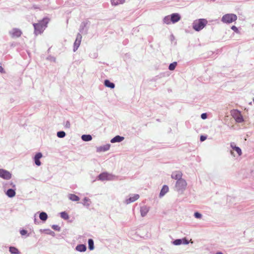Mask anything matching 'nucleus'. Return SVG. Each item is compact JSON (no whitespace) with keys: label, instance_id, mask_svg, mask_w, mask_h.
<instances>
[{"label":"nucleus","instance_id":"f257e3e1","mask_svg":"<svg viewBox=\"0 0 254 254\" xmlns=\"http://www.w3.org/2000/svg\"><path fill=\"white\" fill-rule=\"evenodd\" d=\"M48 18H44L42 20L38 23H34V33L36 35L42 33L47 26V24L49 22Z\"/></svg>","mask_w":254,"mask_h":254},{"label":"nucleus","instance_id":"f03ea898","mask_svg":"<svg viewBox=\"0 0 254 254\" xmlns=\"http://www.w3.org/2000/svg\"><path fill=\"white\" fill-rule=\"evenodd\" d=\"M207 21L205 19H199L194 20L192 23V28L196 31L202 30L207 24Z\"/></svg>","mask_w":254,"mask_h":254},{"label":"nucleus","instance_id":"7ed1b4c3","mask_svg":"<svg viewBox=\"0 0 254 254\" xmlns=\"http://www.w3.org/2000/svg\"><path fill=\"white\" fill-rule=\"evenodd\" d=\"M187 183L185 179H182L177 181L175 184V190L179 192L183 193L186 189Z\"/></svg>","mask_w":254,"mask_h":254},{"label":"nucleus","instance_id":"20e7f679","mask_svg":"<svg viewBox=\"0 0 254 254\" xmlns=\"http://www.w3.org/2000/svg\"><path fill=\"white\" fill-rule=\"evenodd\" d=\"M237 19V16L233 13H228L224 15L222 18L221 21L224 23L229 24Z\"/></svg>","mask_w":254,"mask_h":254},{"label":"nucleus","instance_id":"39448f33","mask_svg":"<svg viewBox=\"0 0 254 254\" xmlns=\"http://www.w3.org/2000/svg\"><path fill=\"white\" fill-rule=\"evenodd\" d=\"M231 115L238 123H241L244 122V119L241 113L238 110H232L231 111Z\"/></svg>","mask_w":254,"mask_h":254},{"label":"nucleus","instance_id":"423d86ee","mask_svg":"<svg viewBox=\"0 0 254 254\" xmlns=\"http://www.w3.org/2000/svg\"><path fill=\"white\" fill-rule=\"evenodd\" d=\"M98 178L99 180L104 181H111L113 180L114 178V176L107 173H103L100 174Z\"/></svg>","mask_w":254,"mask_h":254},{"label":"nucleus","instance_id":"0eeeda50","mask_svg":"<svg viewBox=\"0 0 254 254\" xmlns=\"http://www.w3.org/2000/svg\"><path fill=\"white\" fill-rule=\"evenodd\" d=\"M0 177L4 180H9L12 177V174L6 170L0 169Z\"/></svg>","mask_w":254,"mask_h":254},{"label":"nucleus","instance_id":"6e6552de","mask_svg":"<svg viewBox=\"0 0 254 254\" xmlns=\"http://www.w3.org/2000/svg\"><path fill=\"white\" fill-rule=\"evenodd\" d=\"M139 198V195L138 194H131L129 195V197L126 199L124 203L126 204H128L130 203L133 202L137 200Z\"/></svg>","mask_w":254,"mask_h":254},{"label":"nucleus","instance_id":"1a4fd4ad","mask_svg":"<svg viewBox=\"0 0 254 254\" xmlns=\"http://www.w3.org/2000/svg\"><path fill=\"white\" fill-rule=\"evenodd\" d=\"M22 31L18 28H13L9 31V34L12 38H18L21 36Z\"/></svg>","mask_w":254,"mask_h":254},{"label":"nucleus","instance_id":"9d476101","mask_svg":"<svg viewBox=\"0 0 254 254\" xmlns=\"http://www.w3.org/2000/svg\"><path fill=\"white\" fill-rule=\"evenodd\" d=\"M81 39H82L81 35L80 33H78L76 36V40L74 43V47H73V51L74 52H75L77 50L78 47H79L80 43H81Z\"/></svg>","mask_w":254,"mask_h":254},{"label":"nucleus","instance_id":"9b49d317","mask_svg":"<svg viewBox=\"0 0 254 254\" xmlns=\"http://www.w3.org/2000/svg\"><path fill=\"white\" fill-rule=\"evenodd\" d=\"M182 176L183 174L182 172L179 171H176L172 172L171 178L173 179L178 181L182 179Z\"/></svg>","mask_w":254,"mask_h":254},{"label":"nucleus","instance_id":"f8f14e48","mask_svg":"<svg viewBox=\"0 0 254 254\" xmlns=\"http://www.w3.org/2000/svg\"><path fill=\"white\" fill-rule=\"evenodd\" d=\"M43 155L41 152H38L35 154V155L34 157V161L35 163V164L39 166L41 165V163L40 161V159L42 157Z\"/></svg>","mask_w":254,"mask_h":254},{"label":"nucleus","instance_id":"ddd939ff","mask_svg":"<svg viewBox=\"0 0 254 254\" xmlns=\"http://www.w3.org/2000/svg\"><path fill=\"white\" fill-rule=\"evenodd\" d=\"M171 22L173 23L178 22L181 19V16L179 13H174L170 15Z\"/></svg>","mask_w":254,"mask_h":254},{"label":"nucleus","instance_id":"4468645a","mask_svg":"<svg viewBox=\"0 0 254 254\" xmlns=\"http://www.w3.org/2000/svg\"><path fill=\"white\" fill-rule=\"evenodd\" d=\"M149 210V207L146 205L142 206L140 207V212L142 217L145 216Z\"/></svg>","mask_w":254,"mask_h":254},{"label":"nucleus","instance_id":"2eb2a0df","mask_svg":"<svg viewBox=\"0 0 254 254\" xmlns=\"http://www.w3.org/2000/svg\"><path fill=\"white\" fill-rule=\"evenodd\" d=\"M111 145L107 144L103 146H99L97 148V152H105L109 150Z\"/></svg>","mask_w":254,"mask_h":254},{"label":"nucleus","instance_id":"dca6fc26","mask_svg":"<svg viewBox=\"0 0 254 254\" xmlns=\"http://www.w3.org/2000/svg\"><path fill=\"white\" fill-rule=\"evenodd\" d=\"M230 146L233 150L235 151L237 153L239 156H241L242 155V152L241 149L240 147L236 146L234 142H231L230 143Z\"/></svg>","mask_w":254,"mask_h":254},{"label":"nucleus","instance_id":"f3484780","mask_svg":"<svg viewBox=\"0 0 254 254\" xmlns=\"http://www.w3.org/2000/svg\"><path fill=\"white\" fill-rule=\"evenodd\" d=\"M125 139L124 137L120 135H116L111 140V142L114 143L116 142H121Z\"/></svg>","mask_w":254,"mask_h":254},{"label":"nucleus","instance_id":"a211bd4d","mask_svg":"<svg viewBox=\"0 0 254 254\" xmlns=\"http://www.w3.org/2000/svg\"><path fill=\"white\" fill-rule=\"evenodd\" d=\"M6 195L9 197L12 198L15 196L16 192L15 189H9L5 192Z\"/></svg>","mask_w":254,"mask_h":254},{"label":"nucleus","instance_id":"6ab92c4d","mask_svg":"<svg viewBox=\"0 0 254 254\" xmlns=\"http://www.w3.org/2000/svg\"><path fill=\"white\" fill-rule=\"evenodd\" d=\"M169 191V187L167 185H164L160 191L159 197H162Z\"/></svg>","mask_w":254,"mask_h":254},{"label":"nucleus","instance_id":"aec40b11","mask_svg":"<svg viewBox=\"0 0 254 254\" xmlns=\"http://www.w3.org/2000/svg\"><path fill=\"white\" fill-rule=\"evenodd\" d=\"M87 249L86 246L83 244H79L76 246L75 250L80 252H84Z\"/></svg>","mask_w":254,"mask_h":254},{"label":"nucleus","instance_id":"412c9836","mask_svg":"<svg viewBox=\"0 0 254 254\" xmlns=\"http://www.w3.org/2000/svg\"><path fill=\"white\" fill-rule=\"evenodd\" d=\"M104 85L105 86L113 89L115 88V85L114 83L111 82L110 80L106 79L104 81Z\"/></svg>","mask_w":254,"mask_h":254},{"label":"nucleus","instance_id":"4be33fe9","mask_svg":"<svg viewBox=\"0 0 254 254\" xmlns=\"http://www.w3.org/2000/svg\"><path fill=\"white\" fill-rule=\"evenodd\" d=\"M9 251L11 254H20V252L16 247H10L9 248Z\"/></svg>","mask_w":254,"mask_h":254},{"label":"nucleus","instance_id":"5701e85b","mask_svg":"<svg viewBox=\"0 0 254 254\" xmlns=\"http://www.w3.org/2000/svg\"><path fill=\"white\" fill-rule=\"evenodd\" d=\"M68 198L73 201H77L80 199L79 197L77 195L74 194H69L68 195Z\"/></svg>","mask_w":254,"mask_h":254},{"label":"nucleus","instance_id":"b1692460","mask_svg":"<svg viewBox=\"0 0 254 254\" xmlns=\"http://www.w3.org/2000/svg\"><path fill=\"white\" fill-rule=\"evenodd\" d=\"M81 139L84 141H89L92 140V136L90 134H83L81 136Z\"/></svg>","mask_w":254,"mask_h":254},{"label":"nucleus","instance_id":"393cba45","mask_svg":"<svg viewBox=\"0 0 254 254\" xmlns=\"http://www.w3.org/2000/svg\"><path fill=\"white\" fill-rule=\"evenodd\" d=\"M88 248L90 251L94 249V241L93 239H89L88 240Z\"/></svg>","mask_w":254,"mask_h":254},{"label":"nucleus","instance_id":"a878e982","mask_svg":"<svg viewBox=\"0 0 254 254\" xmlns=\"http://www.w3.org/2000/svg\"><path fill=\"white\" fill-rule=\"evenodd\" d=\"M111 4L113 5H118L120 4H122L125 2L124 0H111Z\"/></svg>","mask_w":254,"mask_h":254},{"label":"nucleus","instance_id":"bb28decb","mask_svg":"<svg viewBox=\"0 0 254 254\" xmlns=\"http://www.w3.org/2000/svg\"><path fill=\"white\" fill-rule=\"evenodd\" d=\"M39 218L41 220L45 221L47 219L48 215L46 213L42 212L40 213Z\"/></svg>","mask_w":254,"mask_h":254},{"label":"nucleus","instance_id":"cd10ccee","mask_svg":"<svg viewBox=\"0 0 254 254\" xmlns=\"http://www.w3.org/2000/svg\"><path fill=\"white\" fill-rule=\"evenodd\" d=\"M83 205L84 206H85L86 207H88L90 206V199L87 197H85L83 199Z\"/></svg>","mask_w":254,"mask_h":254},{"label":"nucleus","instance_id":"c85d7f7f","mask_svg":"<svg viewBox=\"0 0 254 254\" xmlns=\"http://www.w3.org/2000/svg\"><path fill=\"white\" fill-rule=\"evenodd\" d=\"M163 21L164 23L166 24H170L171 23V20L170 19V15H167L164 17L163 19Z\"/></svg>","mask_w":254,"mask_h":254},{"label":"nucleus","instance_id":"c756f323","mask_svg":"<svg viewBox=\"0 0 254 254\" xmlns=\"http://www.w3.org/2000/svg\"><path fill=\"white\" fill-rule=\"evenodd\" d=\"M60 215L61 217L64 220H67L69 219V216L68 214L65 211L61 212Z\"/></svg>","mask_w":254,"mask_h":254},{"label":"nucleus","instance_id":"7c9ffc66","mask_svg":"<svg viewBox=\"0 0 254 254\" xmlns=\"http://www.w3.org/2000/svg\"><path fill=\"white\" fill-rule=\"evenodd\" d=\"M177 65V62H173V63H171L169 65V69L170 70H173L175 69L176 66Z\"/></svg>","mask_w":254,"mask_h":254},{"label":"nucleus","instance_id":"2f4dec72","mask_svg":"<svg viewBox=\"0 0 254 254\" xmlns=\"http://www.w3.org/2000/svg\"><path fill=\"white\" fill-rule=\"evenodd\" d=\"M57 136L59 138H64L65 136V133L64 131H60L57 132Z\"/></svg>","mask_w":254,"mask_h":254},{"label":"nucleus","instance_id":"473e14b6","mask_svg":"<svg viewBox=\"0 0 254 254\" xmlns=\"http://www.w3.org/2000/svg\"><path fill=\"white\" fill-rule=\"evenodd\" d=\"M20 234L21 236H26V237H29L30 236V234L28 233V232L27 230L24 229H22L20 230Z\"/></svg>","mask_w":254,"mask_h":254},{"label":"nucleus","instance_id":"72a5a7b5","mask_svg":"<svg viewBox=\"0 0 254 254\" xmlns=\"http://www.w3.org/2000/svg\"><path fill=\"white\" fill-rule=\"evenodd\" d=\"M87 24V22H83L81 23L80 28H79L80 32L82 33L84 28L86 26Z\"/></svg>","mask_w":254,"mask_h":254},{"label":"nucleus","instance_id":"f704fd0d","mask_svg":"<svg viewBox=\"0 0 254 254\" xmlns=\"http://www.w3.org/2000/svg\"><path fill=\"white\" fill-rule=\"evenodd\" d=\"M182 242H183L182 239H176L173 242V244L174 245H176V246L180 245L181 244H182Z\"/></svg>","mask_w":254,"mask_h":254},{"label":"nucleus","instance_id":"c9c22d12","mask_svg":"<svg viewBox=\"0 0 254 254\" xmlns=\"http://www.w3.org/2000/svg\"><path fill=\"white\" fill-rule=\"evenodd\" d=\"M64 126L65 128L69 129L70 128L71 125L69 121H66L64 123Z\"/></svg>","mask_w":254,"mask_h":254},{"label":"nucleus","instance_id":"e433bc0d","mask_svg":"<svg viewBox=\"0 0 254 254\" xmlns=\"http://www.w3.org/2000/svg\"><path fill=\"white\" fill-rule=\"evenodd\" d=\"M202 214L198 212H195L194 213V216L197 219H201L202 218Z\"/></svg>","mask_w":254,"mask_h":254},{"label":"nucleus","instance_id":"4c0bfd02","mask_svg":"<svg viewBox=\"0 0 254 254\" xmlns=\"http://www.w3.org/2000/svg\"><path fill=\"white\" fill-rule=\"evenodd\" d=\"M52 228L56 231H61V228L57 225H53L52 226Z\"/></svg>","mask_w":254,"mask_h":254},{"label":"nucleus","instance_id":"58836bf2","mask_svg":"<svg viewBox=\"0 0 254 254\" xmlns=\"http://www.w3.org/2000/svg\"><path fill=\"white\" fill-rule=\"evenodd\" d=\"M231 29L234 31L236 33H239V30L237 27L234 25L231 27Z\"/></svg>","mask_w":254,"mask_h":254},{"label":"nucleus","instance_id":"ea45409f","mask_svg":"<svg viewBox=\"0 0 254 254\" xmlns=\"http://www.w3.org/2000/svg\"><path fill=\"white\" fill-rule=\"evenodd\" d=\"M182 240H183V242H182L183 244H184V245L189 244V241L188 240H187L186 239H185V238L183 239Z\"/></svg>","mask_w":254,"mask_h":254},{"label":"nucleus","instance_id":"a19ab883","mask_svg":"<svg viewBox=\"0 0 254 254\" xmlns=\"http://www.w3.org/2000/svg\"><path fill=\"white\" fill-rule=\"evenodd\" d=\"M207 117V115L206 113H203L201 115V119L204 120L206 119Z\"/></svg>","mask_w":254,"mask_h":254},{"label":"nucleus","instance_id":"79ce46f5","mask_svg":"<svg viewBox=\"0 0 254 254\" xmlns=\"http://www.w3.org/2000/svg\"><path fill=\"white\" fill-rule=\"evenodd\" d=\"M206 139V136L204 135H201L200 137V140L201 141H203Z\"/></svg>","mask_w":254,"mask_h":254},{"label":"nucleus","instance_id":"37998d69","mask_svg":"<svg viewBox=\"0 0 254 254\" xmlns=\"http://www.w3.org/2000/svg\"><path fill=\"white\" fill-rule=\"evenodd\" d=\"M49 232L47 234H49V235H51L52 236H55V233L54 232H53V231H52L51 230H49Z\"/></svg>","mask_w":254,"mask_h":254},{"label":"nucleus","instance_id":"c03bdc74","mask_svg":"<svg viewBox=\"0 0 254 254\" xmlns=\"http://www.w3.org/2000/svg\"><path fill=\"white\" fill-rule=\"evenodd\" d=\"M9 187H11L12 188H15L16 185L13 182H10L9 183Z\"/></svg>","mask_w":254,"mask_h":254},{"label":"nucleus","instance_id":"a18cd8bd","mask_svg":"<svg viewBox=\"0 0 254 254\" xmlns=\"http://www.w3.org/2000/svg\"><path fill=\"white\" fill-rule=\"evenodd\" d=\"M0 72L5 73V71H4L3 68L1 66H0Z\"/></svg>","mask_w":254,"mask_h":254},{"label":"nucleus","instance_id":"49530a36","mask_svg":"<svg viewBox=\"0 0 254 254\" xmlns=\"http://www.w3.org/2000/svg\"><path fill=\"white\" fill-rule=\"evenodd\" d=\"M230 153L232 155L235 156L234 154V152L232 151H230Z\"/></svg>","mask_w":254,"mask_h":254},{"label":"nucleus","instance_id":"de8ad7c7","mask_svg":"<svg viewBox=\"0 0 254 254\" xmlns=\"http://www.w3.org/2000/svg\"><path fill=\"white\" fill-rule=\"evenodd\" d=\"M216 254H223L222 252H217L216 253Z\"/></svg>","mask_w":254,"mask_h":254},{"label":"nucleus","instance_id":"09e8293b","mask_svg":"<svg viewBox=\"0 0 254 254\" xmlns=\"http://www.w3.org/2000/svg\"><path fill=\"white\" fill-rule=\"evenodd\" d=\"M52 61L54 62H56V58H52Z\"/></svg>","mask_w":254,"mask_h":254}]
</instances>
